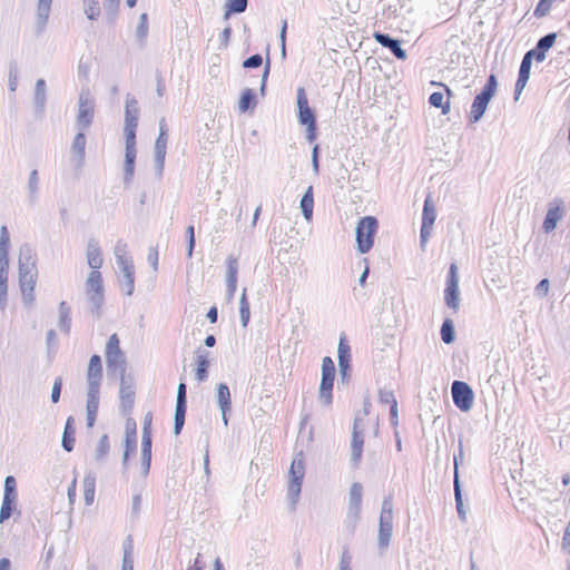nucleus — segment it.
Segmentation results:
<instances>
[{"instance_id":"f257e3e1","label":"nucleus","mask_w":570,"mask_h":570,"mask_svg":"<svg viewBox=\"0 0 570 570\" xmlns=\"http://www.w3.org/2000/svg\"><path fill=\"white\" fill-rule=\"evenodd\" d=\"M114 255L121 273L120 287L126 295L130 296L135 289V266L128 255L127 243L119 239L114 247Z\"/></svg>"},{"instance_id":"f03ea898","label":"nucleus","mask_w":570,"mask_h":570,"mask_svg":"<svg viewBox=\"0 0 570 570\" xmlns=\"http://www.w3.org/2000/svg\"><path fill=\"white\" fill-rule=\"evenodd\" d=\"M304 476L305 461L303 453L299 452L294 456L288 472L287 499L292 510H295L299 499Z\"/></svg>"},{"instance_id":"7ed1b4c3","label":"nucleus","mask_w":570,"mask_h":570,"mask_svg":"<svg viewBox=\"0 0 570 570\" xmlns=\"http://www.w3.org/2000/svg\"><path fill=\"white\" fill-rule=\"evenodd\" d=\"M296 105L298 122L302 126H306V139L313 142L316 138V117L313 109L308 106L306 91L303 87H299L296 91Z\"/></svg>"},{"instance_id":"20e7f679","label":"nucleus","mask_w":570,"mask_h":570,"mask_svg":"<svg viewBox=\"0 0 570 570\" xmlns=\"http://www.w3.org/2000/svg\"><path fill=\"white\" fill-rule=\"evenodd\" d=\"M379 222L374 216L362 217L356 225V247L361 254H366L371 250L374 244Z\"/></svg>"},{"instance_id":"39448f33","label":"nucleus","mask_w":570,"mask_h":570,"mask_svg":"<svg viewBox=\"0 0 570 570\" xmlns=\"http://www.w3.org/2000/svg\"><path fill=\"white\" fill-rule=\"evenodd\" d=\"M497 87V77L493 73H491L487 80L485 86L483 87L481 92L475 96L472 102L471 110L469 114L470 122L474 124L481 120L488 108L489 102L491 101L495 94Z\"/></svg>"},{"instance_id":"423d86ee","label":"nucleus","mask_w":570,"mask_h":570,"mask_svg":"<svg viewBox=\"0 0 570 570\" xmlns=\"http://www.w3.org/2000/svg\"><path fill=\"white\" fill-rule=\"evenodd\" d=\"M106 363L112 374L122 375L126 372V357L120 350L117 334H112L106 344Z\"/></svg>"},{"instance_id":"0eeeda50","label":"nucleus","mask_w":570,"mask_h":570,"mask_svg":"<svg viewBox=\"0 0 570 570\" xmlns=\"http://www.w3.org/2000/svg\"><path fill=\"white\" fill-rule=\"evenodd\" d=\"M95 115V99L88 89H82L78 98V115L76 126L79 130H86L90 127Z\"/></svg>"},{"instance_id":"6e6552de","label":"nucleus","mask_w":570,"mask_h":570,"mask_svg":"<svg viewBox=\"0 0 570 570\" xmlns=\"http://www.w3.org/2000/svg\"><path fill=\"white\" fill-rule=\"evenodd\" d=\"M364 432L365 422L363 421V417L360 415V413H356L351 438V462L354 466H358L362 459Z\"/></svg>"},{"instance_id":"1a4fd4ad","label":"nucleus","mask_w":570,"mask_h":570,"mask_svg":"<svg viewBox=\"0 0 570 570\" xmlns=\"http://www.w3.org/2000/svg\"><path fill=\"white\" fill-rule=\"evenodd\" d=\"M335 377V365L331 357L325 356L322 361V380L320 384V400L325 404L332 403V390Z\"/></svg>"},{"instance_id":"9d476101","label":"nucleus","mask_w":570,"mask_h":570,"mask_svg":"<svg viewBox=\"0 0 570 570\" xmlns=\"http://www.w3.org/2000/svg\"><path fill=\"white\" fill-rule=\"evenodd\" d=\"M444 302L446 306L452 308L454 312L460 307L459 275L455 263H452L449 268L446 286L444 289Z\"/></svg>"},{"instance_id":"9b49d317","label":"nucleus","mask_w":570,"mask_h":570,"mask_svg":"<svg viewBox=\"0 0 570 570\" xmlns=\"http://www.w3.org/2000/svg\"><path fill=\"white\" fill-rule=\"evenodd\" d=\"M86 293L94 309L98 311L104 302L102 276L99 271H91L86 281Z\"/></svg>"},{"instance_id":"f8f14e48","label":"nucleus","mask_w":570,"mask_h":570,"mask_svg":"<svg viewBox=\"0 0 570 570\" xmlns=\"http://www.w3.org/2000/svg\"><path fill=\"white\" fill-rule=\"evenodd\" d=\"M435 219H436V209L433 204L431 195H428V197L425 198V202H424V206H423L422 226H421V233H420V245L423 250L425 249V245L432 234Z\"/></svg>"},{"instance_id":"ddd939ff","label":"nucleus","mask_w":570,"mask_h":570,"mask_svg":"<svg viewBox=\"0 0 570 570\" xmlns=\"http://www.w3.org/2000/svg\"><path fill=\"white\" fill-rule=\"evenodd\" d=\"M453 403L463 412L471 410L473 405V391L462 381H454L451 386Z\"/></svg>"},{"instance_id":"4468645a","label":"nucleus","mask_w":570,"mask_h":570,"mask_svg":"<svg viewBox=\"0 0 570 570\" xmlns=\"http://www.w3.org/2000/svg\"><path fill=\"white\" fill-rule=\"evenodd\" d=\"M167 129L165 119H161L159 122V135L155 142V170L158 177H161L166 157V148H167Z\"/></svg>"},{"instance_id":"2eb2a0df","label":"nucleus","mask_w":570,"mask_h":570,"mask_svg":"<svg viewBox=\"0 0 570 570\" xmlns=\"http://www.w3.org/2000/svg\"><path fill=\"white\" fill-rule=\"evenodd\" d=\"M362 498H363V487L360 482L352 483L348 493V511L347 519L352 521L353 524L360 519L361 510H362Z\"/></svg>"},{"instance_id":"dca6fc26","label":"nucleus","mask_w":570,"mask_h":570,"mask_svg":"<svg viewBox=\"0 0 570 570\" xmlns=\"http://www.w3.org/2000/svg\"><path fill=\"white\" fill-rule=\"evenodd\" d=\"M120 376L119 399L120 406L125 413L132 410L135 403V385L131 376H126L125 373Z\"/></svg>"},{"instance_id":"f3484780","label":"nucleus","mask_w":570,"mask_h":570,"mask_svg":"<svg viewBox=\"0 0 570 570\" xmlns=\"http://www.w3.org/2000/svg\"><path fill=\"white\" fill-rule=\"evenodd\" d=\"M563 200L560 198L554 199L549 204L547 215L543 220L542 228L546 233L556 229L558 222L562 218Z\"/></svg>"},{"instance_id":"a211bd4d","label":"nucleus","mask_w":570,"mask_h":570,"mask_svg":"<svg viewBox=\"0 0 570 570\" xmlns=\"http://www.w3.org/2000/svg\"><path fill=\"white\" fill-rule=\"evenodd\" d=\"M37 274L36 255L31 247L23 245L19 252V275Z\"/></svg>"},{"instance_id":"6ab92c4d","label":"nucleus","mask_w":570,"mask_h":570,"mask_svg":"<svg viewBox=\"0 0 570 570\" xmlns=\"http://www.w3.org/2000/svg\"><path fill=\"white\" fill-rule=\"evenodd\" d=\"M216 400L222 413V420L225 426L228 425V413L232 411V400L229 387L225 383H219L216 387Z\"/></svg>"},{"instance_id":"aec40b11","label":"nucleus","mask_w":570,"mask_h":570,"mask_svg":"<svg viewBox=\"0 0 570 570\" xmlns=\"http://www.w3.org/2000/svg\"><path fill=\"white\" fill-rule=\"evenodd\" d=\"M557 39V33L550 32L543 37H541L534 49L529 50L525 55L531 58L535 59L538 62H541L546 59V52L552 48Z\"/></svg>"},{"instance_id":"412c9836","label":"nucleus","mask_w":570,"mask_h":570,"mask_svg":"<svg viewBox=\"0 0 570 570\" xmlns=\"http://www.w3.org/2000/svg\"><path fill=\"white\" fill-rule=\"evenodd\" d=\"M102 377L101 358L95 354L89 360L87 381L88 390H99L100 381Z\"/></svg>"},{"instance_id":"4be33fe9","label":"nucleus","mask_w":570,"mask_h":570,"mask_svg":"<svg viewBox=\"0 0 570 570\" xmlns=\"http://www.w3.org/2000/svg\"><path fill=\"white\" fill-rule=\"evenodd\" d=\"M374 39L384 48H387L390 49V51L397 58V59H401V60H404L406 59V52L405 50L401 47V42L397 40V39H394L392 38L390 35L387 33H382V32H375L374 33Z\"/></svg>"},{"instance_id":"5701e85b","label":"nucleus","mask_w":570,"mask_h":570,"mask_svg":"<svg viewBox=\"0 0 570 570\" xmlns=\"http://www.w3.org/2000/svg\"><path fill=\"white\" fill-rule=\"evenodd\" d=\"M85 130H79V132L75 136L73 141L71 144V154L75 158L76 167L81 169L85 164L86 156V136L83 134Z\"/></svg>"},{"instance_id":"b1692460","label":"nucleus","mask_w":570,"mask_h":570,"mask_svg":"<svg viewBox=\"0 0 570 570\" xmlns=\"http://www.w3.org/2000/svg\"><path fill=\"white\" fill-rule=\"evenodd\" d=\"M338 370L342 376V380H345L348 376V372L351 368V350L346 341L341 337L338 347Z\"/></svg>"},{"instance_id":"393cba45","label":"nucleus","mask_w":570,"mask_h":570,"mask_svg":"<svg viewBox=\"0 0 570 570\" xmlns=\"http://www.w3.org/2000/svg\"><path fill=\"white\" fill-rule=\"evenodd\" d=\"M87 262L92 271H98L104 263L99 243L95 238H89L86 250Z\"/></svg>"},{"instance_id":"a878e982","label":"nucleus","mask_w":570,"mask_h":570,"mask_svg":"<svg viewBox=\"0 0 570 570\" xmlns=\"http://www.w3.org/2000/svg\"><path fill=\"white\" fill-rule=\"evenodd\" d=\"M33 104L36 114L41 116L45 112L47 104V85L46 81L40 78L35 85Z\"/></svg>"},{"instance_id":"bb28decb","label":"nucleus","mask_w":570,"mask_h":570,"mask_svg":"<svg viewBox=\"0 0 570 570\" xmlns=\"http://www.w3.org/2000/svg\"><path fill=\"white\" fill-rule=\"evenodd\" d=\"M99 405V390H88L87 392V425L94 426Z\"/></svg>"},{"instance_id":"cd10ccee","label":"nucleus","mask_w":570,"mask_h":570,"mask_svg":"<svg viewBox=\"0 0 570 570\" xmlns=\"http://www.w3.org/2000/svg\"><path fill=\"white\" fill-rule=\"evenodd\" d=\"M59 330L68 335L71 330V308L67 302L61 301L58 305V323Z\"/></svg>"},{"instance_id":"c85d7f7f","label":"nucleus","mask_w":570,"mask_h":570,"mask_svg":"<svg viewBox=\"0 0 570 570\" xmlns=\"http://www.w3.org/2000/svg\"><path fill=\"white\" fill-rule=\"evenodd\" d=\"M51 3L52 0H38L37 2L36 28L38 32H41L48 22Z\"/></svg>"},{"instance_id":"c756f323","label":"nucleus","mask_w":570,"mask_h":570,"mask_svg":"<svg viewBox=\"0 0 570 570\" xmlns=\"http://www.w3.org/2000/svg\"><path fill=\"white\" fill-rule=\"evenodd\" d=\"M151 445L153 441L148 438L147 433H145L144 440H141V456H140V468L142 476H147L150 470L151 462Z\"/></svg>"},{"instance_id":"7c9ffc66","label":"nucleus","mask_w":570,"mask_h":570,"mask_svg":"<svg viewBox=\"0 0 570 570\" xmlns=\"http://www.w3.org/2000/svg\"><path fill=\"white\" fill-rule=\"evenodd\" d=\"M379 525H393V495H386L382 501Z\"/></svg>"},{"instance_id":"2f4dec72","label":"nucleus","mask_w":570,"mask_h":570,"mask_svg":"<svg viewBox=\"0 0 570 570\" xmlns=\"http://www.w3.org/2000/svg\"><path fill=\"white\" fill-rule=\"evenodd\" d=\"M208 352L204 350L197 351V367H196V379L199 382H204L208 377V367H209V360H208Z\"/></svg>"},{"instance_id":"473e14b6","label":"nucleus","mask_w":570,"mask_h":570,"mask_svg":"<svg viewBox=\"0 0 570 570\" xmlns=\"http://www.w3.org/2000/svg\"><path fill=\"white\" fill-rule=\"evenodd\" d=\"M299 208L302 210L303 217L309 222L313 217V208H314V195H313V186H308L305 190L301 203Z\"/></svg>"},{"instance_id":"72a5a7b5","label":"nucleus","mask_w":570,"mask_h":570,"mask_svg":"<svg viewBox=\"0 0 570 570\" xmlns=\"http://www.w3.org/2000/svg\"><path fill=\"white\" fill-rule=\"evenodd\" d=\"M62 448L67 452H71L75 446V428H73V417L69 416L67 419L63 434H62V441H61Z\"/></svg>"},{"instance_id":"f704fd0d","label":"nucleus","mask_w":570,"mask_h":570,"mask_svg":"<svg viewBox=\"0 0 570 570\" xmlns=\"http://www.w3.org/2000/svg\"><path fill=\"white\" fill-rule=\"evenodd\" d=\"M186 410H187V402H177L176 401L175 415H174V434L175 435H178L184 428Z\"/></svg>"},{"instance_id":"c9c22d12","label":"nucleus","mask_w":570,"mask_h":570,"mask_svg":"<svg viewBox=\"0 0 570 570\" xmlns=\"http://www.w3.org/2000/svg\"><path fill=\"white\" fill-rule=\"evenodd\" d=\"M138 102L135 98L129 96L126 99L125 108V125L135 124L138 125Z\"/></svg>"},{"instance_id":"e433bc0d","label":"nucleus","mask_w":570,"mask_h":570,"mask_svg":"<svg viewBox=\"0 0 570 570\" xmlns=\"http://www.w3.org/2000/svg\"><path fill=\"white\" fill-rule=\"evenodd\" d=\"M39 174L37 169H32L29 174L28 178V198L31 204H35L38 200L39 194Z\"/></svg>"},{"instance_id":"4c0bfd02","label":"nucleus","mask_w":570,"mask_h":570,"mask_svg":"<svg viewBox=\"0 0 570 570\" xmlns=\"http://www.w3.org/2000/svg\"><path fill=\"white\" fill-rule=\"evenodd\" d=\"M83 499L87 505H91L95 499L96 478L94 474H86L82 481Z\"/></svg>"},{"instance_id":"58836bf2","label":"nucleus","mask_w":570,"mask_h":570,"mask_svg":"<svg viewBox=\"0 0 570 570\" xmlns=\"http://www.w3.org/2000/svg\"><path fill=\"white\" fill-rule=\"evenodd\" d=\"M16 501H17V498H10V497L2 498V504L0 508V523L6 522L13 514V512L17 511Z\"/></svg>"},{"instance_id":"ea45409f","label":"nucleus","mask_w":570,"mask_h":570,"mask_svg":"<svg viewBox=\"0 0 570 570\" xmlns=\"http://www.w3.org/2000/svg\"><path fill=\"white\" fill-rule=\"evenodd\" d=\"M136 39L140 47H142L146 42V38L148 36V16L147 13H141L139 17L138 24L135 31Z\"/></svg>"},{"instance_id":"a19ab883","label":"nucleus","mask_w":570,"mask_h":570,"mask_svg":"<svg viewBox=\"0 0 570 570\" xmlns=\"http://www.w3.org/2000/svg\"><path fill=\"white\" fill-rule=\"evenodd\" d=\"M256 106V97L252 89L247 88L243 91L238 108L242 112L253 109Z\"/></svg>"},{"instance_id":"79ce46f5","label":"nucleus","mask_w":570,"mask_h":570,"mask_svg":"<svg viewBox=\"0 0 570 570\" xmlns=\"http://www.w3.org/2000/svg\"><path fill=\"white\" fill-rule=\"evenodd\" d=\"M393 525H379L377 544L381 550H385L391 541Z\"/></svg>"},{"instance_id":"37998d69","label":"nucleus","mask_w":570,"mask_h":570,"mask_svg":"<svg viewBox=\"0 0 570 570\" xmlns=\"http://www.w3.org/2000/svg\"><path fill=\"white\" fill-rule=\"evenodd\" d=\"M239 317L243 327H246L250 318V308L246 297V288L243 289L242 296L239 298Z\"/></svg>"},{"instance_id":"c03bdc74","label":"nucleus","mask_w":570,"mask_h":570,"mask_svg":"<svg viewBox=\"0 0 570 570\" xmlns=\"http://www.w3.org/2000/svg\"><path fill=\"white\" fill-rule=\"evenodd\" d=\"M8 268L0 266V307L3 309L8 294Z\"/></svg>"},{"instance_id":"a18cd8bd","label":"nucleus","mask_w":570,"mask_h":570,"mask_svg":"<svg viewBox=\"0 0 570 570\" xmlns=\"http://www.w3.org/2000/svg\"><path fill=\"white\" fill-rule=\"evenodd\" d=\"M441 338L445 344H451L455 340L454 324L450 318L444 320L441 326Z\"/></svg>"},{"instance_id":"49530a36","label":"nucleus","mask_w":570,"mask_h":570,"mask_svg":"<svg viewBox=\"0 0 570 570\" xmlns=\"http://www.w3.org/2000/svg\"><path fill=\"white\" fill-rule=\"evenodd\" d=\"M429 102L431 106L435 108H441L443 115H446L450 111V102L449 100L444 102V96L442 92L435 91L431 94V96L429 97Z\"/></svg>"},{"instance_id":"de8ad7c7","label":"nucleus","mask_w":570,"mask_h":570,"mask_svg":"<svg viewBox=\"0 0 570 570\" xmlns=\"http://www.w3.org/2000/svg\"><path fill=\"white\" fill-rule=\"evenodd\" d=\"M247 0H227L226 1V8L227 11L225 12L224 18L228 19L230 13H242L247 8Z\"/></svg>"},{"instance_id":"09e8293b","label":"nucleus","mask_w":570,"mask_h":570,"mask_svg":"<svg viewBox=\"0 0 570 570\" xmlns=\"http://www.w3.org/2000/svg\"><path fill=\"white\" fill-rule=\"evenodd\" d=\"M83 12L89 20H97L100 16V7L97 0H83Z\"/></svg>"},{"instance_id":"8fccbe9b","label":"nucleus","mask_w":570,"mask_h":570,"mask_svg":"<svg viewBox=\"0 0 570 570\" xmlns=\"http://www.w3.org/2000/svg\"><path fill=\"white\" fill-rule=\"evenodd\" d=\"M110 450L109 445V439L107 434H104L97 444L96 452H95V459L97 461H104Z\"/></svg>"},{"instance_id":"3c124183","label":"nucleus","mask_w":570,"mask_h":570,"mask_svg":"<svg viewBox=\"0 0 570 570\" xmlns=\"http://www.w3.org/2000/svg\"><path fill=\"white\" fill-rule=\"evenodd\" d=\"M131 539L127 538L124 542V558H122V564L121 570H134V561L131 559Z\"/></svg>"},{"instance_id":"603ef678","label":"nucleus","mask_w":570,"mask_h":570,"mask_svg":"<svg viewBox=\"0 0 570 570\" xmlns=\"http://www.w3.org/2000/svg\"><path fill=\"white\" fill-rule=\"evenodd\" d=\"M454 497H455V503H456V510H458L459 518L461 520H465V510L463 508L459 475H455V478H454Z\"/></svg>"},{"instance_id":"864d4df0","label":"nucleus","mask_w":570,"mask_h":570,"mask_svg":"<svg viewBox=\"0 0 570 570\" xmlns=\"http://www.w3.org/2000/svg\"><path fill=\"white\" fill-rule=\"evenodd\" d=\"M237 273H238V261L236 257L229 255L227 257L226 281L237 282Z\"/></svg>"},{"instance_id":"5fc2aeb1","label":"nucleus","mask_w":570,"mask_h":570,"mask_svg":"<svg viewBox=\"0 0 570 570\" xmlns=\"http://www.w3.org/2000/svg\"><path fill=\"white\" fill-rule=\"evenodd\" d=\"M531 63H532V59L529 58L527 55H524L522 58L521 65H520L518 78H520L522 80L524 79L527 81L529 80Z\"/></svg>"},{"instance_id":"6e6d98bb","label":"nucleus","mask_w":570,"mask_h":570,"mask_svg":"<svg viewBox=\"0 0 570 570\" xmlns=\"http://www.w3.org/2000/svg\"><path fill=\"white\" fill-rule=\"evenodd\" d=\"M3 497L17 498V483L12 475H8L4 479V491Z\"/></svg>"},{"instance_id":"4d7b16f0","label":"nucleus","mask_w":570,"mask_h":570,"mask_svg":"<svg viewBox=\"0 0 570 570\" xmlns=\"http://www.w3.org/2000/svg\"><path fill=\"white\" fill-rule=\"evenodd\" d=\"M136 128L135 124L125 125L126 147H136Z\"/></svg>"},{"instance_id":"13d9d810","label":"nucleus","mask_w":570,"mask_h":570,"mask_svg":"<svg viewBox=\"0 0 570 570\" xmlns=\"http://www.w3.org/2000/svg\"><path fill=\"white\" fill-rule=\"evenodd\" d=\"M553 0H540L534 9V16L537 18L546 17L552 7Z\"/></svg>"},{"instance_id":"bf43d9fd","label":"nucleus","mask_w":570,"mask_h":570,"mask_svg":"<svg viewBox=\"0 0 570 570\" xmlns=\"http://www.w3.org/2000/svg\"><path fill=\"white\" fill-rule=\"evenodd\" d=\"M37 274L19 275L20 289H35Z\"/></svg>"},{"instance_id":"052dcab7","label":"nucleus","mask_w":570,"mask_h":570,"mask_svg":"<svg viewBox=\"0 0 570 570\" xmlns=\"http://www.w3.org/2000/svg\"><path fill=\"white\" fill-rule=\"evenodd\" d=\"M379 399H380L381 403L390 404V405H392L393 402H397L395 396H394L393 391L386 390V389H381L380 390Z\"/></svg>"},{"instance_id":"680f3d73","label":"nucleus","mask_w":570,"mask_h":570,"mask_svg":"<svg viewBox=\"0 0 570 570\" xmlns=\"http://www.w3.org/2000/svg\"><path fill=\"white\" fill-rule=\"evenodd\" d=\"M61 387H62V379L60 376L56 377L52 390H51V401L52 403H58L60 400L61 394Z\"/></svg>"},{"instance_id":"e2e57ef3","label":"nucleus","mask_w":570,"mask_h":570,"mask_svg":"<svg viewBox=\"0 0 570 570\" xmlns=\"http://www.w3.org/2000/svg\"><path fill=\"white\" fill-rule=\"evenodd\" d=\"M262 63H263L262 56L256 53V55L248 57L246 60H244L243 67L244 68H258L262 66Z\"/></svg>"},{"instance_id":"0e129e2a","label":"nucleus","mask_w":570,"mask_h":570,"mask_svg":"<svg viewBox=\"0 0 570 570\" xmlns=\"http://www.w3.org/2000/svg\"><path fill=\"white\" fill-rule=\"evenodd\" d=\"M186 234L188 237V249H187V256L190 258L193 256V250L195 247V230L194 226H188L186 229Z\"/></svg>"},{"instance_id":"69168bd1","label":"nucleus","mask_w":570,"mask_h":570,"mask_svg":"<svg viewBox=\"0 0 570 570\" xmlns=\"http://www.w3.org/2000/svg\"><path fill=\"white\" fill-rule=\"evenodd\" d=\"M351 562H352L351 554L348 553L347 550H344L341 554V559H340V563H338L340 570H352Z\"/></svg>"},{"instance_id":"338daca9","label":"nucleus","mask_w":570,"mask_h":570,"mask_svg":"<svg viewBox=\"0 0 570 570\" xmlns=\"http://www.w3.org/2000/svg\"><path fill=\"white\" fill-rule=\"evenodd\" d=\"M120 0H105L104 7L111 19L115 18Z\"/></svg>"},{"instance_id":"774afa93","label":"nucleus","mask_w":570,"mask_h":570,"mask_svg":"<svg viewBox=\"0 0 570 570\" xmlns=\"http://www.w3.org/2000/svg\"><path fill=\"white\" fill-rule=\"evenodd\" d=\"M35 289H21L22 303L27 307H31L35 303Z\"/></svg>"}]
</instances>
